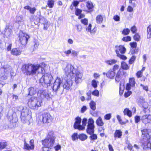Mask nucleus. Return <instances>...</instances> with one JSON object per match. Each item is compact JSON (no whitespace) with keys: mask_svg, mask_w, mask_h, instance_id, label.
Here are the masks:
<instances>
[{"mask_svg":"<svg viewBox=\"0 0 151 151\" xmlns=\"http://www.w3.org/2000/svg\"><path fill=\"white\" fill-rule=\"evenodd\" d=\"M42 68L40 65H34L31 64H24L22 68L23 72L28 75H33L37 72L40 73L42 72Z\"/></svg>","mask_w":151,"mask_h":151,"instance_id":"nucleus-1","label":"nucleus"},{"mask_svg":"<svg viewBox=\"0 0 151 151\" xmlns=\"http://www.w3.org/2000/svg\"><path fill=\"white\" fill-rule=\"evenodd\" d=\"M142 139L141 140V146L144 151H151V144L150 137L147 133V130L144 129L142 131Z\"/></svg>","mask_w":151,"mask_h":151,"instance_id":"nucleus-2","label":"nucleus"},{"mask_svg":"<svg viewBox=\"0 0 151 151\" xmlns=\"http://www.w3.org/2000/svg\"><path fill=\"white\" fill-rule=\"evenodd\" d=\"M55 137L52 131L49 132L46 139L42 140V143L44 146L52 147H53Z\"/></svg>","mask_w":151,"mask_h":151,"instance_id":"nucleus-3","label":"nucleus"},{"mask_svg":"<svg viewBox=\"0 0 151 151\" xmlns=\"http://www.w3.org/2000/svg\"><path fill=\"white\" fill-rule=\"evenodd\" d=\"M28 104L31 108L37 109L42 105V102L40 99L32 97L29 100Z\"/></svg>","mask_w":151,"mask_h":151,"instance_id":"nucleus-4","label":"nucleus"},{"mask_svg":"<svg viewBox=\"0 0 151 151\" xmlns=\"http://www.w3.org/2000/svg\"><path fill=\"white\" fill-rule=\"evenodd\" d=\"M52 79V77L50 74L46 73L40 79V82L42 86L47 87L50 85Z\"/></svg>","mask_w":151,"mask_h":151,"instance_id":"nucleus-5","label":"nucleus"},{"mask_svg":"<svg viewBox=\"0 0 151 151\" xmlns=\"http://www.w3.org/2000/svg\"><path fill=\"white\" fill-rule=\"evenodd\" d=\"M31 111L25 107L24 108L21 112V119L22 122L24 123H28L31 118Z\"/></svg>","mask_w":151,"mask_h":151,"instance_id":"nucleus-6","label":"nucleus"},{"mask_svg":"<svg viewBox=\"0 0 151 151\" xmlns=\"http://www.w3.org/2000/svg\"><path fill=\"white\" fill-rule=\"evenodd\" d=\"M78 70L73 65L70 64H67L66 67L64 69L65 75L68 78H73L74 74Z\"/></svg>","mask_w":151,"mask_h":151,"instance_id":"nucleus-7","label":"nucleus"},{"mask_svg":"<svg viewBox=\"0 0 151 151\" xmlns=\"http://www.w3.org/2000/svg\"><path fill=\"white\" fill-rule=\"evenodd\" d=\"M94 123L93 119L91 118H90L88 120V125L87 126L86 131L87 133L91 135L94 132L95 128Z\"/></svg>","mask_w":151,"mask_h":151,"instance_id":"nucleus-8","label":"nucleus"},{"mask_svg":"<svg viewBox=\"0 0 151 151\" xmlns=\"http://www.w3.org/2000/svg\"><path fill=\"white\" fill-rule=\"evenodd\" d=\"M11 69V67L7 64L3 65L0 69V73H1V76L4 77L5 79L7 78V75Z\"/></svg>","mask_w":151,"mask_h":151,"instance_id":"nucleus-9","label":"nucleus"},{"mask_svg":"<svg viewBox=\"0 0 151 151\" xmlns=\"http://www.w3.org/2000/svg\"><path fill=\"white\" fill-rule=\"evenodd\" d=\"M19 40L22 45H26L27 42L29 38V36L26 34L20 33H19Z\"/></svg>","mask_w":151,"mask_h":151,"instance_id":"nucleus-10","label":"nucleus"},{"mask_svg":"<svg viewBox=\"0 0 151 151\" xmlns=\"http://www.w3.org/2000/svg\"><path fill=\"white\" fill-rule=\"evenodd\" d=\"M83 76V73L78 70L74 74L73 76H75V81L76 84L82 82Z\"/></svg>","mask_w":151,"mask_h":151,"instance_id":"nucleus-11","label":"nucleus"},{"mask_svg":"<svg viewBox=\"0 0 151 151\" xmlns=\"http://www.w3.org/2000/svg\"><path fill=\"white\" fill-rule=\"evenodd\" d=\"M30 145L27 143L25 139L24 141L23 149L27 151H30L34 150V140H31L29 141Z\"/></svg>","mask_w":151,"mask_h":151,"instance_id":"nucleus-12","label":"nucleus"},{"mask_svg":"<svg viewBox=\"0 0 151 151\" xmlns=\"http://www.w3.org/2000/svg\"><path fill=\"white\" fill-rule=\"evenodd\" d=\"M72 79V78H68L66 79L63 80V86L64 88L69 89L70 88L73 84Z\"/></svg>","mask_w":151,"mask_h":151,"instance_id":"nucleus-13","label":"nucleus"},{"mask_svg":"<svg viewBox=\"0 0 151 151\" xmlns=\"http://www.w3.org/2000/svg\"><path fill=\"white\" fill-rule=\"evenodd\" d=\"M62 82L63 80L58 77L55 81L52 86L53 90L55 91H57L60 88V84Z\"/></svg>","mask_w":151,"mask_h":151,"instance_id":"nucleus-14","label":"nucleus"},{"mask_svg":"<svg viewBox=\"0 0 151 151\" xmlns=\"http://www.w3.org/2000/svg\"><path fill=\"white\" fill-rule=\"evenodd\" d=\"M141 120L142 123L145 124H151V115L146 114L142 116Z\"/></svg>","mask_w":151,"mask_h":151,"instance_id":"nucleus-15","label":"nucleus"},{"mask_svg":"<svg viewBox=\"0 0 151 151\" xmlns=\"http://www.w3.org/2000/svg\"><path fill=\"white\" fill-rule=\"evenodd\" d=\"M45 123H48L52 120V118L50 114L48 113H45L42 115Z\"/></svg>","mask_w":151,"mask_h":151,"instance_id":"nucleus-16","label":"nucleus"},{"mask_svg":"<svg viewBox=\"0 0 151 151\" xmlns=\"http://www.w3.org/2000/svg\"><path fill=\"white\" fill-rule=\"evenodd\" d=\"M16 22L19 25H22L24 24V19L23 15H18L16 17Z\"/></svg>","mask_w":151,"mask_h":151,"instance_id":"nucleus-17","label":"nucleus"},{"mask_svg":"<svg viewBox=\"0 0 151 151\" xmlns=\"http://www.w3.org/2000/svg\"><path fill=\"white\" fill-rule=\"evenodd\" d=\"M116 52L117 54L120 52L122 54L124 53L126 51V49L123 45H120L118 46H116Z\"/></svg>","mask_w":151,"mask_h":151,"instance_id":"nucleus-18","label":"nucleus"},{"mask_svg":"<svg viewBox=\"0 0 151 151\" xmlns=\"http://www.w3.org/2000/svg\"><path fill=\"white\" fill-rule=\"evenodd\" d=\"M135 84L134 78H130L129 79V83L127 85L126 89L127 90H129L131 87H134Z\"/></svg>","mask_w":151,"mask_h":151,"instance_id":"nucleus-19","label":"nucleus"},{"mask_svg":"<svg viewBox=\"0 0 151 151\" xmlns=\"http://www.w3.org/2000/svg\"><path fill=\"white\" fill-rule=\"evenodd\" d=\"M12 30L9 28L8 27L6 26L5 29L4 31V37H9L11 34Z\"/></svg>","mask_w":151,"mask_h":151,"instance_id":"nucleus-20","label":"nucleus"},{"mask_svg":"<svg viewBox=\"0 0 151 151\" xmlns=\"http://www.w3.org/2000/svg\"><path fill=\"white\" fill-rule=\"evenodd\" d=\"M24 8L28 10H29L30 13L32 14H34L37 10V9L35 7H31L29 6H25L24 7Z\"/></svg>","mask_w":151,"mask_h":151,"instance_id":"nucleus-21","label":"nucleus"},{"mask_svg":"<svg viewBox=\"0 0 151 151\" xmlns=\"http://www.w3.org/2000/svg\"><path fill=\"white\" fill-rule=\"evenodd\" d=\"M81 123H74L73 127L76 129H78L79 130H84V126L81 124Z\"/></svg>","mask_w":151,"mask_h":151,"instance_id":"nucleus-22","label":"nucleus"},{"mask_svg":"<svg viewBox=\"0 0 151 151\" xmlns=\"http://www.w3.org/2000/svg\"><path fill=\"white\" fill-rule=\"evenodd\" d=\"M41 96L42 98H45L47 99L50 98V96L47 92V91L46 90H43L41 92Z\"/></svg>","mask_w":151,"mask_h":151,"instance_id":"nucleus-23","label":"nucleus"},{"mask_svg":"<svg viewBox=\"0 0 151 151\" xmlns=\"http://www.w3.org/2000/svg\"><path fill=\"white\" fill-rule=\"evenodd\" d=\"M37 124L39 126L42 125L45 122L42 116H39L36 120Z\"/></svg>","mask_w":151,"mask_h":151,"instance_id":"nucleus-24","label":"nucleus"},{"mask_svg":"<svg viewBox=\"0 0 151 151\" xmlns=\"http://www.w3.org/2000/svg\"><path fill=\"white\" fill-rule=\"evenodd\" d=\"M29 95L32 96L35 94L37 91V89L35 88L31 87L29 88Z\"/></svg>","mask_w":151,"mask_h":151,"instance_id":"nucleus-25","label":"nucleus"},{"mask_svg":"<svg viewBox=\"0 0 151 151\" xmlns=\"http://www.w3.org/2000/svg\"><path fill=\"white\" fill-rule=\"evenodd\" d=\"M11 53L13 55L17 56L21 54V51L19 49L16 48H14L12 50Z\"/></svg>","mask_w":151,"mask_h":151,"instance_id":"nucleus-26","label":"nucleus"},{"mask_svg":"<svg viewBox=\"0 0 151 151\" xmlns=\"http://www.w3.org/2000/svg\"><path fill=\"white\" fill-rule=\"evenodd\" d=\"M106 75L108 77L112 79L113 77V68L110 70L106 74Z\"/></svg>","mask_w":151,"mask_h":151,"instance_id":"nucleus-27","label":"nucleus"},{"mask_svg":"<svg viewBox=\"0 0 151 151\" xmlns=\"http://www.w3.org/2000/svg\"><path fill=\"white\" fill-rule=\"evenodd\" d=\"M124 115H127L129 117L132 116V112L128 108H126L124 111Z\"/></svg>","mask_w":151,"mask_h":151,"instance_id":"nucleus-28","label":"nucleus"},{"mask_svg":"<svg viewBox=\"0 0 151 151\" xmlns=\"http://www.w3.org/2000/svg\"><path fill=\"white\" fill-rule=\"evenodd\" d=\"M122 132L120 130H116L114 134L115 137L120 138L122 135Z\"/></svg>","mask_w":151,"mask_h":151,"instance_id":"nucleus-29","label":"nucleus"},{"mask_svg":"<svg viewBox=\"0 0 151 151\" xmlns=\"http://www.w3.org/2000/svg\"><path fill=\"white\" fill-rule=\"evenodd\" d=\"M96 22L100 24L102 23L103 21V18L102 16L99 15L97 16L96 18Z\"/></svg>","mask_w":151,"mask_h":151,"instance_id":"nucleus-30","label":"nucleus"},{"mask_svg":"<svg viewBox=\"0 0 151 151\" xmlns=\"http://www.w3.org/2000/svg\"><path fill=\"white\" fill-rule=\"evenodd\" d=\"M79 138L81 141H83L87 138L88 136L85 134H82L79 135Z\"/></svg>","mask_w":151,"mask_h":151,"instance_id":"nucleus-31","label":"nucleus"},{"mask_svg":"<svg viewBox=\"0 0 151 151\" xmlns=\"http://www.w3.org/2000/svg\"><path fill=\"white\" fill-rule=\"evenodd\" d=\"M147 38L150 39L151 36V25H150L147 28Z\"/></svg>","mask_w":151,"mask_h":151,"instance_id":"nucleus-32","label":"nucleus"},{"mask_svg":"<svg viewBox=\"0 0 151 151\" xmlns=\"http://www.w3.org/2000/svg\"><path fill=\"white\" fill-rule=\"evenodd\" d=\"M121 67L124 70H127L129 69V67L128 65L125 62H121Z\"/></svg>","mask_w":151,"mask_h":151,"instance_id":"nucleus-33","label":"nucleus"},{"mask_svg":"<svg viewBox=\"0 0 151 151\" xmlns=\"http://www.w3.org/2000/svg\"><path fill=\"white\" fill-rule=\"evenodd\" d=\"M86 6L89 10L92 9L93 7L92 2L90 1H88L86 2Z\"/></svg>","mask_w":151,"mask_h":151,"instance_id":"nucleus-34","label":"nucleus"},{"mask_svg":"<svg viewBox=\"0 0 151 151\" xmlns=\"http://www.w3.org/2000/svg\"><path fill=\"white\" fill-rule=\"evenodd\" d=\"M97 124L99 126H102L104 125V123L101 117H99L96 122Z\"/></svg>","mask_w":151,"mask_h":151,"instance_id":"nucleus-35","label":"nucleus"},{"mask_svg":"<svg viewBox=\"0 0 151 151\" xmlns=\"http://www.w3.org/2000/svg\"><path fill=\"white\" fill-rule=\"evenodd\" d=\"M91 108L94 111L96 109V103L93 101H92L89 104Z\"/></svg>","mask_w":151,"mask_h":151,"instance_id":"nucleus-36","label":"nucleus"},{"mask_svg":"<svg viewBox=\"0 0 151 151\" xmlns=\"http://www.w3.org/2000/svg\"><path fill=\"white\" fill-rule=\"evenodd\" d=\"M47 5L50 8H52L54 5V1L52 0H49L47 2Z\"/></svg>","mask_w":151,"mask_h":151,"instance_id":"nucleus-37","label":"nucleus"},{"mask_svg":"<svg viewBox=\"0 0 151 151\" xmlns=\"http://www.w3.org/2000/svg\"><path fill=\"white\" fill-rule=\"evenodd\" d=\"M98 82L95 80H93L91 81V85L94 88H96L97 87V83Z\"/></svg>","mask_w":151,"mask_h":151,"instance_id":"nucleus-38","label":"nucleus"},{"mask_svg":"<svg viewBox=\"0 0 151 151\" xmlns=\"http://www.w3.org/2000/svg\"><path fill=\"white\" fill-rule=\"evenodd\" d=\"M124 89V86L123 83H120V87H119V89H120L119 93L120 95H121L122 94Z\"/></svg>","mask_w":151,"mask_h":151,"instance_id":"nucleus-39","label":"nucleus"},{"mask_svg":"<svg viewBox=\"0 0 151 151\" xmlns=\"http://www.w3.org/2000/svg\"><path fill=\"white\" fill-rule=\"evenodd\" d=\"M89 138L91 141H94L97 139V137L96 134L93 133L91 135V136L89 137Z\"/></svg>","mask_w":151,"mask_h":151,"instance_id":"nucleus-40","label":"nucleus"},{"mask_svg":"<svg viewBox=\"0 0 151 151\" xmlns=\"http://www.w3.org/2000/svg\"><path fill=\"white\" fill-rule=\"evenodd\" d=\"M88 120L87 118H83L82 121V126H84V129H85V126L87 124H88Z\"/></svg>","mask_w":151,"mask_h":151,"instance_id":"nucleus-41","label":"nucleus"},{"mask_svg":"<svg viewBox=\"0 0 151 151\" xmlns=\"http://www.w3.org/2000/svg\"><path fill=\"white\" fill-rule=\"evenodd\" d=\"M130 32V30L128 29H125L122 31V33L124 35H127Z\"/></svg>","mask_w":151,"mask_h":151,"instance_id":"nucleus-42","label":"nucleus"},{"mask_svg":"<svg viewBox=\"0 0 151 151\" xmlns=\"http://www.w3.org/2000/svg\"><path fill=\"white\" fill-rule=\"evenodd\" d=\"M131 37L129 36L123 37L122 38V40L125 42H128L131 40Z\"/></svg>","mask_w":151,"mask_h":151,"instance_id":"nucleus-43","label":"nucleus"},{"mask_svg":"<svg viewBox=\"0 0 151 151\" xmlns=\"http://www.w3.org/2000/svg\"><path fill=\"white\" fill-rule=\"evenodd\" d=\"M105 62L107 65H112L113 64V60H106L105 61Z\"/></svg>","mask_w":151,"mask_h":151,"instance_id":"nucleus-44","label":"nucleus"},{"mask_svg":"<svg viewBox=\"0 0 151 151\" xmlns=\"http://www.w3.org/2000/svg\"><path fill=\"white\" fill-rule=\"evenodd\" d=\"M117 56L119 57L121 59L123 60H126L127 59V57L124 55L120 54L119 53H118L117 54Z\"/></svg>","mask_w":151,"mask_h":151,"instance_id":"nucleus-45","label":"nucleus"},{"mask_svg":"<svg viewBox=\"0 0 151 151\" xmlns=\"http://www.w3.org/2000/svg\"><path fill=\"white\" fill-rule=\"evenodd\" d=\"M75 27L78 32H79L81 31L82 30V27L80 24H76Z\"/></svg>","mask_w":151,"mask_h":151,"instance_id":"nucleus-46","label":"nucleus"},{"mask_svg":"<svg viewBox=\"0 0 151 151\" xmlns=\"http://www.w3.org/2000/svg\"><path fill=\"white\" fill-rule=\"evenodd\" d=\"M6 145V142H0V148L3 149L5 148Z\"/></svg>","mask_w":151,"mask_h":151,"instance_id":"nucleus-47","label":"nucleus"},{"mask_svg":"<svg viewBox=\"0 0 151 151\" xmlns=\"http://www.w3.org/2000/svg\"><path fill=\"white\" fill-rule=\"evenodd\" d=\"M145 101V100L144 98L142 97H140L138 100V103L140 105H141Z\"/></svg>","mask_w":151,"mask_h":151,"instance_id":"nucleus-48","label":"nucleus"},{"mask_svg":"<svg viewBox=\"0 0 151 151\" xmlns=\"http://www.w3.org/2000/svg\"><path fill=\"white\" fill-rule=\"evenodd\" d=\"M72 140L73 141L78 139V134L77 133H74L72 136Z\"/></svg>","mask_w":151,"mask_h":151,"instance_id":"nucleus-49","label":"nucleus"},{"mask_svg":"<svg viewBox=\"0 0 151 151\" xmlns=\"http://www.w3.org/2000/svg\"><path fill=\"white\" fill-rule=\"evenodd\" d=\"M134 39L136 41H138L140 39V36L138 34H136L134 36Z\"/></svg>","mask_w":151,"mask_h":151,"instance_id":"nucleus-50","label":"nucleus"},{"mask_svg":"<svg viewBox=\"0 0 151 151\" xmlns=\"http://www.w3.org/2000/svg\"><path fill=\"white\" fill-rule=\"evenodd\" d=\"M92 93L93 95L97 96H99V92L98 90H95L93 91L92 92Z\"/></svg>","mask_w":151,"mask_h":151,"instance_id":"nucleus-51","label":"nucleus"},{"mask_svg":"<svg viewBox=\"0 0 151 151\" xmlns=\"http://www.w3.org/2000/svg\"><path fill=\"white\" fill-rule=\"evenodd\" d=\"M76 14L77 16H79L81 13L82 10L76 8Z\"/></svg>","mask_w":151,"mask_h":151,"instance_id":"nucleus-52","label":"nucleus"},{"mask_svg":"<svg viewBox=\"0 0 151 151\" xmlns=\"http://www.w3.org/2000/svg\"><path fill=\"white\" fill-rule=\"evenodd\" d=\"M142 73L140 71H138L136 73V75L138 78H141L142 76Z\"/></svg>","mask_w":151,"mask_h":151,"instance_id":"nucleus-53","label":"nucleus"},{"mask_svg":"<svg viewBox=\"0 0 151 151\" xmlns=\"http://www.w3.org/2000/svg\"><path fill=\"white\" fill-rule=\"evenodd\" d=\"M81 22L84 25H86L88 24V20L86 19H81Z\"/></svg>","mask_w":151,"mask_h":151,"instance_id":"nucleus-54","label":"nucleus"},{"mask_svg":"<svg viewBox=\"0 0 151 151\" xmlns=\"http://www.w3.org/2000/svg\"><path fill=\"white\" fill-rule=\"evenodd\" d=\"M51 147L44 146L42 147V150L43 151H49Z\"/></svg>","mask_w":151,"mask_h":151,"instance_id":"nucleus-55","label":"nucleus"},{"mask_svg":"<svg viewBox=\"0 0 151 151\" xmlns=\"http://www.w3.org/2000/svg\"><path fill=\"white\" fill-rule=\"evenodd\" d=\"M129 44L131 47L133 48H135L137 47V43L136 42H131Z\"/></svg>","mask_w":151,"mask_h":151,"instance_id":"nucleus-56","label":"nucleus"},{"mask_svg":"<svg viewBox=\"0 0 151 151\" xmlns=\"http://www.w3.org/2000/svg\"><path fill=\"white\" fill-rule=\"evenodd\" d=\"M114 20L117 22H119L120 21V17L117 15L114 16Z\"/></svg>","mask_w":151,"mask_h":151,"instance_id":"nucleus-57","label":"nucleus"},{"mask_svg":"<svg viewBox=\"0 0 151 151\" xmlns=\"http://www.w3.org/2000/svg\"><path fill=\"white\" fill-rule=\"evenodd\" d=\"M135 59V57L134 56H132L129 60V63L130 64H132L134 62Z\"/></svg>","mask_w":151,"mask_h":151,"instance_id":"nucleus-58","label":"nucleus"},{"mask_svg":"<svg viewBox=\"0 0 151 151\" xmlns=\"http://www.w3.org/2000/svg\"><path fill=\"white\" fill-rule=\"evenodd\" d=\"M117 118L118 120V121L121 124H124V123L123 122L121 119V117L119 115L117 116Z\"/></svg>","mask_w":151,"mask_h":151,"instance_id":"nucleus-59","label":"nucleus"},{"mask_svg":"<svg viewBox=\"0 0 151 151\" xmlns=\"http://www.w3.org/2000/svg\"><path fill=\"white\" fill-rule=\"evenodd\" d=\"M131 30L133 33L136 32L137 31L136 27L134 26H132L131 29Z\"/></svg>","mask_w":151,"mask_h":151,"instance_id":"nucleus-60","label":"nucleus"},{"mask_svg":"<svg viewBox=\"0 0 151 151\" xmlns=\"http://www.w3.org/2000/svg\"><path fill=\"white\" fill-rule=\"evenodd\" d=\"M132 93L131 91H128L125 93L124 94V96L126 98H127Z\"/></svg>","mask_w":151,"mask_h":151,"instance_id":"nucleus-61","label":"nucleus"},{"mask_svg":"<svg viewBox=\"0 0 151 151\" xmlns=\"http://www.w3.org/2000/svg\"><path fill=\"white\" fill-rule=\"evenodd\" d=\"M141 106H142L145 109H146L147 108L148 104L145 101Z\"/></svg>","mask_w":151,"mask_h":151,"instance_id":"nucleus-62","label":"nucleus"},{"mask_svg":"<svg viewBox=\"0 0 151 151\" xmlns=\"http://www.w3.org/2000/svg\"><path fill=\"white\" fill-rule=\"evenodd\" d=\"M75 123H81V119L79 117H77L75 119Z\"/></svg>","mask_w":151,"mask_h":151,"instance_id":"nucleus-63","label":"nucleus"},{"mask_svg":"<svg viewBox=\"0 0 151 151\" xmlns=\"http://www.w3.org/2000/svg\"><path fill=\"white\" fill-rule=\"evenodd\" d=\"M140 117L139 116H136L135 117V123H138L140 120Z\"/></svg>","mask_w":151,"mask_h":151,"instance_id":"nucleus-64","label":"nucleus"}]
</instances>
